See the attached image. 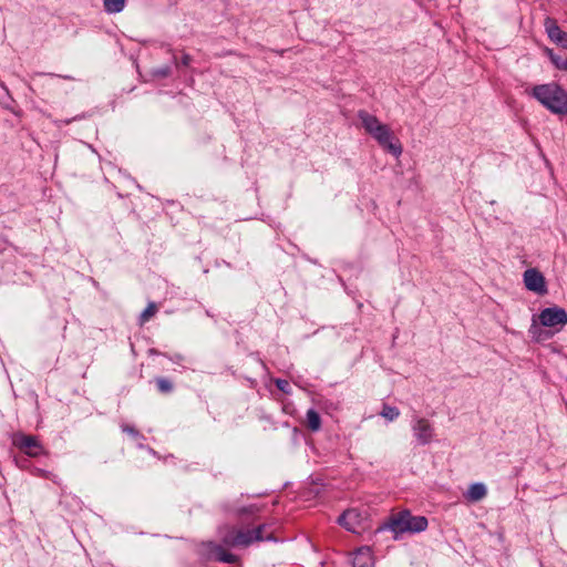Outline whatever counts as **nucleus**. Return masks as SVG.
Segmentation results:
<instances>
[{
    "label": "nucleus",
    "mask_w": 567,
    "mask_h": 567,
    "mask_svg": "<svg viewBox=\"0 0 567 567\" xmlns=\"http://www.w3.org/2000/svg\"><path fill=\"white\" fill-rule=\"evenodd\" d=\"M532 95L554 114H567V92L556 83L535 85Z\"/></svg>",
    "instance_id": "nucleus-1"
},
{
    "label": "nucleus",
    "mask_w": 567,
    "mask_h": 567,
    "mask_svg": "<svg viewBox=\"0 0 567 567\" xmlns=\"http://www.w3.org/2000/svg\"><path fill=\"white\" fill-rule=\"evenodd\" d=\"M218 535L223 545L234 548H246L255 543L250 529H241L236 526L224 525L219 527Z\"/></svg>",
    "instance_id": "nucleus-2"
},
{
    "label": "nucleus",
    "mask_w": 567,
    "mask_h": 567,
    "mask_svg": "<svg viewBox=\"0 0 567 567\" xmlns=\"http://www.w3.org/2000/svg\"><path fill=\"white\" fill-rule=\"evenodd\" d=\"M378 144L385 150L388 153L392 154L394 157H399L402 154V145L400 141L393 135L390 127L385 124L381 125L378 130H375L372 134H370Z\"/></svg>",
    "instance_id": "nucleus-3"
},
{
    "label": "nucleus",
    "mask_w": 567,
    "mask_h": 567,
    "mask_svg": "<svg viewBox=\"0 0 567 567\" xmlns=\"http://www.w3.org/2000/svg\"><path fill=\"white\" fill-rule=\"evenodd\" d=\"M408 517L409 511L392 514L378 527L377 532L390 530L394 534V539H398L400 535L408 533Z\"/></svg>",
    "instance_id": "nucleus-4"
},
{
    "label": "nucleus",
    "mask_w": 567,
    "mask_h": 567,
    "mask_svg": "<svg viewBox=\"0 0 567 567\" xmlns=\"http://www.w3.org/2000/svg\"><path fill=\"white\" fill-rule=\"evenodd\" d=\"M13 445L31 457H37L44 453L42 444L34 435L18 433L13 436Z\"/></svg>",
    "instance_id": "nucleus-5"
},
{
    "label": "nucleus",
    "mask_w": 567,
    "mask_h": 567,
    "mask_svg": "<svg viewBox=\"0 0 567 567\" xmlns=\"http://www.w3.org/2000/svg\"><path fill=\"white\" fill-rule=\"evenodd\" d=\"M539 321L544 327L565 326L567 323V311L556 306L545 308L539 313Z\"/></svg>",
    "instance_id": "nucleus-6"
},
{
    "label": "nucleus",
    "mask_w": 567,
    "mask_h": 567,
    "mask_svg": "<svg viewBox=\"0 0 567 567\" xmlns=\"http://www.w3.org/2000/svg\"><path fill=\"white\" fill-rule=\"evenodd\" d=\"M524 284L529 291L536 292L538 295L547 293L545 277L536 268L525 270Z\"/></svg>",
    "instance_id": "nucleus-7"
},
{
    "label": "nucleus",
    "mask_w": 567,
    "mask_h": 567,
    "mask_svg": "<svg viewBox=\"0 0 567 567\" xmlns=\"http://www.w3.org/2000/svg\"><path fill=\"white\" fill-rule=\"evenodd\" d=\"M361 514L358 509L351 508L344 511L339 517L338 523L347 530L359 534L361 529Z\"/></svg>",
    "instance_id": "nucleus-8"
},
{
    "label": "nucleus",
    "mask_w": 567,
    "mask_h": 567,
    "mask_svg": "<svg viewBox=\"0 0 567 567\" xmlns=\"http://www.w3.org/2000/svg\"><path fill=\"white\" fill-rule=\"evenodd\" d=\"M412 429L420 444L425 445L431 442L434 434V429L426 419H417Z\"/></svg>",
    "instance_id": "nucleus-9"
},
{
    "label": "nucleus",
    "mask_w": 567,
    "mask_h": 567,
    "mask_svg": "<svg viewBox=\"0 0 567 567\" xmlns=\"http://www.w3.org/2000/svg\"><path fill=\"white\" fill-rule=\"evenodd\" d=\"M207 549V553L210 554V557L217 561L234 564L238 561V557L229 551H227L223 545L216 544L214 542H208L204 545Z\"/></svg>",
    "instance_id": "nucleus-10"
},
{
    "label": "nucleus",
    "mask_w": 567,
    "mask_h": 567,
    "mask_svg": "<svg viewBox=\"0 0 567 567\" xmlns=\"http://www.w3.org/2000/svg\"><path fill=\"white\" fill-rule=\"evenodd\" d=\"M545 29L548 38L553 42L560 45L563 49H567V32L560 29L556 20L547 18L545 20Z\"/></svg>",
    "instance_id": "nucleus-11"
},
{
    "label": "nucleus",
    "mask_w": 567,
    "mask_h": 567,
    "mask_svg": "<svg viewBox=\"0 0 567 567\" xmlns=\"http://www.w3.org/2000/svg\"><path fill=\"white\" fill-rule=\"evenodd\" d=\"M272 524H260L256 528L250 529L255 542H277Z\"/></svg>",
    "instance_id": "nucleus-12"
},
{
    "label": "nucleus",
    "mask_w": 567,
    "mask_h": 567,
    "mask_svg": "<svg viewBox=\"0 0 567 567\" xmlns=\"http://www.w3.org/2000/svg\"><path fill=\"white\" fill-rule=\"evenodd\" d=\"M358 117L361 121L362 127L365 130L368 134H372L375 130L383 125V123H381L377 116L363 110L358 112Z\"/></svg>",
    "instance_id": "nucleus-13"
},
{
    "label": "nucleus",
    "mask_w": 567,
    "mask_h": 567,
    "mask_svg": "<svg viewBox=\"0 0 567 567\" xmlns=\"http://www.w3.org/2000/svg\"><path fill=\"white\" fill-rule=\"evenodd\" d=\"M372 560V555L369 547H361L357 549L352 558V567H369Z\"/></svg>",
    "instance_id": "nucleus-14"
},
{
    "label": "nucleus",
    "mask_w": 567,
    "mask_h": 567,
    "mask_svg": "<svg viewBox=\"0 0 567 567\" xmlns=\"http://www.w3.org/2000/svg\"><path fill=\"white\" fill-rule=\"evenodd\" d=\"M429 522L425 516H413L409 512L408 517V533H421L427 528Z\"/></svg>",
    "instance_id": "nucleus-15"
},
{
    "label": "nucleus",
    "mask_w": 567,
    "mask_h": 567,
    "mask_svg": "<svg viewBox=\"0 0 567 567\" xmlns=\"http://www.w3.org/2000/svg\"><path fill=\"white\" fill-rule=\"evenodd\" d=\"M487 494L486 486L483 483H474L470 486L466 497L472 502H478Z\"/></svg>",
    "instance_id": "nucleus-16"
},
{
    "label": "nucleus",
    "mask_w": 567,
    "mask_h": 567,
    "mask_svg": "<svg viewBox=\"0 0 567 567\" xmlns=\"http://www.w3.org/2000/svg\"><path fill=\"white\" fill-rule=\"evenodd\" d=\"M307 426L316 432L321 427V417L315 409H309L306 413Z\"/></svg>",
    "instance_id": "nucleus-17"
},
{
    "label": "nucleus",
    "mask_w": 567,
    "mask_h": 567,
    "mask_svg": "<svg viewBox=\"0 0 567 567\" xmlns=\"http://www.w3.org/2000/svg\"><path fill=\"white\" fill-rule=\"evenodd\" d=\"M126 0H103L104 11L112 13H120L125 8Z\"/></svg>",
    "instance_id": "nucleus-18"
},
{
    "label": "nucleus",
    "mask_w": 567,
    "mask_h": 567,
    "mask_svg": "<svg viewBox=\"0 0 567 567\" xmlns=\"http://www.w3.org/2000/svg\"><path fill=\"white\" fill-rule=\"evenodd\" d=\"M550 62L559 70L567 72V56L555 53L553 50H546Z\"/></svg>",
    "instance_id": "nucleus-19"
},
{
    "label": "nucleus",
    "mask_w": 567,
    "mask_h": 567,
    "mask_svg": "<svg viewBox=\"0 0 567 567\" xmlns=\"http://www.w3.org/2000/svg\"><path fill=\"white\" fill-rule=\"evenodd\" d=\"M155 383H156L157 390L162 394H169L174 390L173 382L169 379L165 378V377H157V378H155Z\"/></svg>",
    "instance_id": "nucleus-20"
},
{
    "label": "nucleus",
    "mask_w": 567,
    "mask_h": 567,
    "mask_svg": "<svg viewBox=\"0 0 567 567\" xmlns=\"http://www.w3.org/2000/svg\"><path fill=\"white\" fill-rule=\"evenodd\" d=\"M380 415L386 419L388 421H394L400 416V410L396 406L383 404Z\"/></svg>",
    "instance_id": "nucleus-21"
},
{
    "label": "nucleus",
    "mask_w": 567,
    "mask_h": 567,
    "mask_svg": "<svg viewBox=\"0 0 567 567\" xmlns=\"http://www.w3.org/2000/svg\"><path fill=\"white\" fill-rule=\"evenodd\" d=\"M157 312V306L155 302H150L140 316V324L147 322Z\"/></svg>",
    "instance_id": "nucleus-22"
},
{
    "label": "nucleus",
    "mask_w": 567,
    "mask_h": 567,
    "mask_svg": "<svg viewBox=\"0 0 567 567\" xmlns=\"http://www.w3.org/2000/svg\"><path fill=\"white\" fill-rule=\"evenodd\" d=\"M171 74H172V68L169 65L154 68V69L151 70V75L154 79H166Z\"/></svg>",
    "instance_id": "nucleus-23"
},
{
    "label": "nucleus",
    "mask_w": 567,
    "mask_h": 567,
    "mask_svg": "<svg viewBox=\"0 0 567 567\" xmlns=\"http://www.w3.org/2000/svg\"><path fill=\"white\" fill-rule=\"evenodd\" d=\"M260 511V507L257 505L243 506L235 509V515L237 517H243L246 515H255Z\"/></svg>",
    "instance_id": "nucleus-24"
},
{
    "label": "nucleus",
    "mask_w": 567,
    "mask_h": 567,
    "mask_svg": "<svg viewBox=\"0 0 567 567\" xmlns=\"http://www.w3.org/2000/svg\"><path fill=\"white\" fill-rule=\"evenodd\" d=\"M121 430L128 434L131 437H133L134 440H137V441H143L145 440V436L137 430L135 429L133 425H130V424H122L121 425Z\"/></svg>",
    "instance_id": "nucleus-25"
},
{
    "label": "nucleus",
    "mask_w": 567,
    "mask_h": 567,
    "mask_svg": "<svg viewBox=\"0 0 567 567\" xmlns=\"http://www.w3.org/2000/svg\"><path fill=\"white\" fill-rule=\"evenodd\" d=\"M275 384L277 386V389L286 394H289L290 391H291V388H290V384L287 380H284V379H277L275 381Z\"/></svg>",
    "instance_id": "nucleus-26"
},
{
    "label": "nucleus",
    "mask_w": 567,
    "mask_h": 567,
    "mask_svg": "<svg viewBox=\"0 0 567 567\" xmlns=\"http://www.w3.org/2000/svg\"><path fill=\"white\" fill-rule=\"evenodd\" d=\"M173 62L178 68L179 65L188 66L192 62V56L187 53L183 54L181 62L177 61V58L173 55Z\"/></svg>",
    "instance_id": "nucleus-27"
},
{
    "label": "nucleus",
    "mask_w": 567,
    "mask_h": 567,
    "mask_svg": "<svg viewBox=\"0 0 567 567\" xmlns=\"http://www.w3.org/2000/svg\"><path fill=\"white\" fill-rule=\"evenodd\" d=\"M65 124H70L71 123V120H65L64 121Z\"/></svg>",
    "instance_id": "nucleus-28"
}]
</instances>
